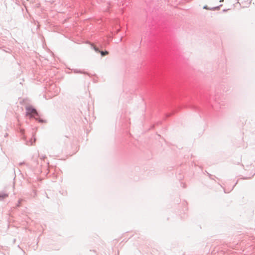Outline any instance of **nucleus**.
Masks as SVG:
<instances>
[{"label": "nucleus", "instance_id": "nucleus-2", "mask_svg": "<svg viewBox=\"0 0 255 255\" xmlns=\"http://www.w3.org/2000/svg\"><path fill=\"white\" fill-rule=\"evenodd\" d=\"M8 197V194L0 192V200H3Z\"/></svg>", "mask_w": 255, "mask_h": 255}, {"label": "nucleus", "instance_id": "nucleus-1", "mask_svg": "<svg viewBox=\"0 0 255 255\" xmlns=\"http://www.w3.org/2000/svg\"><path fill=\"white\" fill-rule=\"evenodd\" d=\"M27 115H30L31 117L35 118V116L37 115V113L35 109H33L32 108H27Z\"/></svg>", "mask_w": 255, "mask_h": 255}, {"label": "nucleus", "instance_id": "nucleus-3", "mask_svg": "<svg viewBox=\"0 0 255 255\" xmlns=\"http://www.w3.org/2000/svg\"><path fill=\"white\" fill-rule=\"evenodd\" d=\"M100 53L101 54V55L102 56H105V55H108L109 54V52L108 51H100Z\"/></svg>", "mask_w": 255, "mask_h": 255}, {"label": "nucleus", "instance_id": "nucleus-4", "mask_svg": "<svg viewBox=\"0 0 255 255\" xmlns=\"http://www.w3.org/2000/svg\"><path fill=\"white\" fill-rule=\"evenodd\" d=\"M94 50H95L96 51H97V52H100V51L99 50V49H98V48H97L96 47L94 46Z\"/></svg>", "mask_w": 255, "mask_h": 255}, {"label": "nucleus", "instance_id": "nucleus-5", "mask_svg": "<svg viewBox=\"0 0 255 255\" xmlns=\"http://www.w3.org/2000/svg\"><path fill=\"white\" fill-rule=\"evenodd\" d=\"M204 8H206V9H207V6H204Z\"/></svg>", "mask_w": 255, "mask_h": 255}]
</instances>
